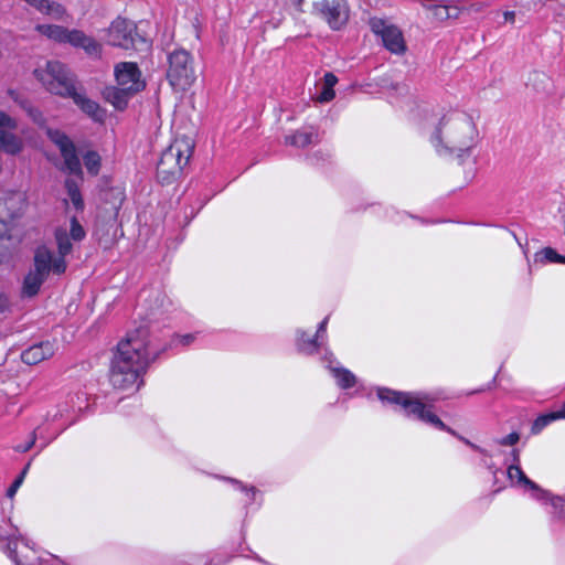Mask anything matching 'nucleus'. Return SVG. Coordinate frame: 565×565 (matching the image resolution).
I'll list each match as a JSON object with an SVG mask.
<instances>
[{
	"label": "nucleus",
	"instance_id": "f257e3e1",
	"mask_svg": "<svg viewBox=\"0 0 565 565\" xmlns=\"http://www.w3.org/2000/svg\"><path fill=\"white\" fill-rule=\"evenodd\" d=\"M154 359L145 333L119 342L110 367V383L121 391L135 392L142 385V375Z\"/></svg>",
	"mask_w": 565,
	"mask_h": 565
},
{
	"label": "nucleus",
	"instance_id": "f03ea898",
	"mask_svg": "<svg viewBox=\"0 0 565 565\" xmlns=\"http://www.w3.org/2000/svg\"><path fill=\"white\" fill-rule=\"evenodd\" d=\"M478 131L472 118L465 113H452L445 116L431 142L439 153H462L469 151L477 143Z\"/></svg>",
	"mask_w": 565,
	"mask_h": 565
},
{
	"label": "nucleus",
	"instance_id": "7ed1b4c3",
	"mask_svg": "<svg viewBox=\"0 0 565 565\" xmlns=\"http://www.w3.org/2000/svg\"><path fill=\"white\" fill-rule=\"evenodd\" d=\"M55 238L60 256L54 257L52 252L45 246H41L35 250L33 267L23 279L22 296H35L42 284L46 280L50 271L56 275H61L65 271L66 263L64 257L71 253L72 244L65 230H57L55 232Z\"/></svg>",
	"mask_w": 565,
	"mask_h": 565
},
{
	"label": "nucleus",
	"instance_id": "20e7f679",
	"mask_svg": "<svg viewBox=\"0 0 565 565\" xmlns=\"http://www.w3.org/2000/svg\"><path fill=\"white\" fill-rule=\"evenodd\" d=\"M116 84L108 85L103 90L104 99L115 109L124 110L129 100L146 88V79L135 62H118L114 65Z\"/></svg>",
	"mask_w": 565,
	"mask_h": 565
},
{
	"label": "nucleus",
	"instance_id": "39448f33",
	"mask_svg": "<svg viewBox=\"0 0 565 565\" xmlns=\"http://www.w3.org/2000/svg\"><path fill=\"white\" fill-rule=\"evenodd\" d=\"M33 75L51 94L66 98L75 88V77L68 67L60 61H45L39 64Z\"/></svg>",
	"mask_w": 565,
	"mask_h": 565
},
{
	"label": "nucleus",
	"instance_id": "423d86ee",
	"mask_svg": "<svg viewBox=\"0 0 565 565\" xmlns=\"http://www.w3.org/2000/svg\"><path fill=\"white\" fill-rule=\"evenodd\" d=\"M193 143L188 137L174 139L162 152L157 166V177L162 183H170L177 179L188 164L192 154Z\"/></svg>",
	"mask_w": 565,
	"mask_h": 565
},
{
	"label": "nucleus",
	"instance_id": "0eeeda50",
	"mask_svg": "<svg viewBox=\"0 0 565 565\" xmlns=\"http://www.w3.org/2000/svg\"><path fill=\"white\" fill-rule=\"evenodd\" d=\"M377 396L382 402L399 405L406 415H414L418 419L456 436V433L450 427L446 426L438 416L430 412V408L425 405L423 398L411 393H402L388 388H380Z\"/></svg>",
	"mask_w": 565,
	"mask_h": 565
},
{
	"label": "nucleus",
	"instance_id": "6e6552de",
	"mask_svg": "<svg viewBox=\"0 0 565 565\" xmlns=\"http://www.w3.org/2000/svg\"><path fill=\"white\" fill-rule=\"evenodd\" d=\"M166 76L170 86L175 92H185L196 79L194 60L191 54L183 50L177 49L167 56Z\"/></svg>",
	"mask_w": 565,
	"mask_h": 565
},
{
	"label": "nucleus",
	"instance_id": "1a4fd4ad",
	"mask_svg": "<svg viewBox=\"0 0 565 565\" xmlns=\"http://www.w3.org/2000/svg\"><path fill=\"white\" fill-rule=\"evenodd\" d=\"M106 43L122 50H136L139 42L146 43L137 32L134 21L117 17L105 30Z\"/></svg>",
	"mask_w": 565,
	"mask_h": 565
},
{
	"label": "nucleus",
	"instance_id": "9d476101",
	"mask_svg": "<svg viewBox=\"0 0 565 565\" xmlns=\"http://www.w3.org/2000/svg\"><path fill=\"white\" fill-rule=\"evenodd\" d=\"M312 13L324 21L330 29L338 31L344 28L350 18V8L345 0H316Z\"/></svg>",
	"mask_w": 565,
	"mask_h": 565
},
{
	"label": "nucleus",
	"instance_id": "9b49d317",
	"mask_svg": "<svg viewBox=\"0 0 565 565\" xmlns=\"http://www.w3.org/2000/svg\"><path fill=\"white\" fill-rule=\"evenodd\" d=\"M46 135L51 139L52 142H54L60 151L61 156L63 158V168L67 172L76 175L82 174V166L81 161L76 154L75 146L72 142V140L62 131L57 129H46Z\"/></svg>",
	"mask_w": 565,
	"mask_h": 565
},
{
	"label": "nucleus",
	"instance_id": "f8f14e48",
	"mask_svg": "<svg viewBox=\"0 0 565 565\" xmlns=\"http://www.w3.org/2000/svg\"><path fill=\"white\" fill-rule=\"evenodd\" d=\"M371 30L380 35L383 45L394 54H403L406 50L403 34L398 28L390 24L383 19H372L370 21Z\"/></svg>",
	"mask_w": 565,
	"mask_h": 565
},
{
	"label": "nucleus",
	"instance_id": "ddd939ff",
	"mask_svg": "<svg viewBox=\"0 0 565 565\" xmlns=\"http://www.w3.org/2000/svg\"><path fill=\"white\" fill-rule=\"evenodd\" d=\"M68 44L74 49L83 50L92 58L102 57L103 44L79 29H72Z\"/></svg>",
	"mask_w": 565,
	"mask_h": 565
},
{
	"label": "nucleus",
	"instance_id": "4468645a",
	"mask_svg": "<svg viewBox=\"0 0 565 565\" xmlns=\"http://www.w3.org/2000/svg\"><path fill=\"white\" fill-rule=\"evenodd\" d=\"M507 475L512 486L524 487L531 490L534 499L541 500L548 497V491L542 489L539 484L530 480L521 469L520 465L511 463L507 469Z\"/></svg>",
	"mask_w": 565,
	"mask_h": 565
},
{
	"label": "nucleus",
	"instance_id": "2eb2a0df",
	"mask_svg": "<svg viewBox=\"0 0 565 565\" xmlns=\"http://www.w3.org/2000/svg\"><path fill=\"white\" fill-rule=\"evenodd\" d=\"M26 196L22 192H13L8 194L0 203V212L3 218H9L12 223L21 217L26 210Z\"/></svg>",
	"mask_w": 565,
	"mask_h": 565
},
{
	"label": "nucleus",
	"instance_id": "dca6fc26",
	"mask_svg": "<svg viewBox=\"0 0 565 565\" xmlns=\"http://www.w3.org/2000/svg\"><path fill=\"white\" fill-rule=\"evenodd\" d=\"M73 102L85 113L88 117L95 121H103L105 111L100 108L98 103L87 97L83 92H78L76 87L73 89L72 95H67Z\"/></svg>",
	"mask_w": 565,
	"mask_h": 565
},
{
	"label": "nucleus",
	"instance_id": "f3484780",
	"mask_svg": "<svg viewBox=\"0 0 565 565\" xmlns=\"http://www.w3.org/2000/svg\"><path fill=\"white\" fill-rule=\"evenodd\" d=\"M54 354V347L50 342L34 344L21 354V360L28 365L38 364Z\"/></svg>",
	"mask_w": 565,
	"mask_h": 565
},
{
	"label": "nucleus",
	"instance_id": "a211bd4d",
	"mask_svg": "<svg viewBox=\"0 0 565 565\" xmlns=\"http://www.w3.org/2000/svg\"><path fill=\"white\" fill-rule=\"evenodd\" d=\"M35 31L45 36L47 40L54 41L60 44H68L72 29L58 24H36Z\"/></svg>",
	"mask_w": 565,
	"mask_h": 565
},
{
	"label": "nucleus",
	"instance_id": "6ab92c4d",
	"mask_svg": "<svg viewBox=\"0 0 565 565\" xmlns=\"http://www.w3.org/2000/svg\"><path fill=\"white\" fill-rule=\"evenodd\" d=\"M23 140L10 132L4 130V128L0 129V150L8 154H18L23 149Z\"/></svg>",
	"mask_w": 565,
	"mask_h": 565
},
{
	"label": "nucleus",
	"instance_id": "aec40b11",
	"mask_svg": "<svg viewBox=\"0 0 565 565\" xmlns=\"http://www.w3.org/2000/svg\"><path fill=\"white\" fill-rule=\"evenodd\" d=\"M337 83H338L337 76L332 73H327L323 76L321 92L316 97L317 102L328 103V102L332 100L335 96L333 87L335 86Z\"/></svg>",
	"mask_w": 565,
	"mask_h": 565
},
{
	"label": "nucleus",
	"instance_id": "412c9836",
	"mask_svg": "<svg viewBox=\"0 0 565 565\" xmlns=\"http://www.w3.org/2000/svg\"><path fill=\"white\" fill-rule=\"evenodd\" d=\"M317 134L312 130L297 131L292 136L286 137V142L296 147H307L313 143L317 139Z\"/></svg>",
	"mask_w": 565,
	"mask_h": 565
},
{
	"label": "nucleus",
	"instance_id": "4be33fe9",
	"mask_svg": "<svg viewBox=\"0 0 565 565\" xmlns=\"http://www.w3.org/2000/svg\"><path fill=\"white\" fill-rule=\"evenodd\" d=\"M332 375L335 377L338 385L342 388L352 387L356 379L352 372L343 367H330Z\"/></svg>",
	"mask_w": 565,
	"mask_h": 565
},
{
	"label": "nucleus",
	"instance_id": "5701e85b",
	"mask_svg": "<svg viewBox=\"0 0 565 565\" xmlns=\"http://www.w3.org/2000/svg\"><path fill=\"white\" fill-rule=\"evenodd\" d=\"M65 188L67 190L68 198L76 210H83L84 202L78 189V184L74 180H66Z\"/></svg>",
	"mask_w": 565,
	"mask_h": 565
},
{
	"label": "nucleus",
	"instance_id": "b1692460",
	"mask_svg": "<svg viewBox=\"0 0 565 565\" xmlns=\"http://www.w3.org/2000/svg\"><path fill=\"white\" fill-rule=\"evenodd\" d=\"M9 95L11 96L12 99L18 102L28 111L30 117L35 122H38L40 125L43 122L42 114L36 108L32 107L26 100H24L23 98H20V96L17 92L9 90Z\"/></svg>",
	"mask_w": 565,
	"mask_h": 565
},
{
	"label": "nucleus",
	"instance_id": "393cba45",
	"mask_svg": "<svg viewBox=\"0 0 565 565\" xmlns=\"http://www.w3.org/2000/svg\"><path fill=\"white\" fill-rule=\"evenodd\" d=\"M83 160H84V164H85L87 171L90 174H93V175L98 174L99 169H100V156L97 152L87 151L84 154Z\"/></svg>",
	"mask_w": 565,
	"mask_h": 565
},
{
	"label": "nucleus",
	"instance_id": "a878e982",
	"mask_svg": "<svg viewBox=\"0 0 565 565\" xmlns=\"http://www.w3.org/2000/svg\"><path fill=\"white\" fill-rule=\"evenodd\" d=\"M561 255L551 247H545L537 252L534 256L536 263H559Z\"/></svg>",
	"mask_w": 565,
	"mask_h": 565
},
{
	"label": "nucleus",
	"instance_id": "bb28decb",
	"mask_svg": "<svg viewBox=\"0 0 565 565\" xmlns=\"http://www.w3.org/2000/svg\"><path fill=\"white\" fill-rule=\"evenodd\" d=\"M298 347L302 352L315 353L318 350L317 339L307 337L305 332H300L298 337Z\"/></svg>",
	"mask_w": 565,
	"mask_h": 565
},
{
	"label": "nucleus",
	"instance_id": "cd10ccee",
	"mask_svg": "<svg viewBox=\"0 0 565 565\" xmlns=\"http://www.w3.org/2000/svg\"><path fill=\"white\" fill-rule=\"evenodd\" d=\"M542 502H548L554 509V513L562 515L565 513V497H555L548 492V497L541 499Z\"/></svg>",
	"mask_w": 565,
	"mask_h": 565
},
{
	"label": "nucleus",
	"instance_id": "c85d7f7f",
	"mask_svg": "<svg viewBox=\"0 0 565 565\" xmlns=\"http://www.w3.org/2000/svg\"><path fill=\"white\" fill-rule=\"evenodd\" d=\"M556 419H557V416H556L555 412L540 416L533 423L532 433L539 434L544 427H546L550 423H552L553 420H556Z\"/></svg>",
	"mask_w": 565,
	"mask_h": 565
},
{
	"label": "nucleus",
	"instance_id": "c756f323",
	"mask_svg": "<svg viewBox=\"0 0 565 565\" xmlns=\"http://www.w3.org/2000/svg\"><path fill=\"white\" fill-rule=\"evenodd\" d=\"M70 235L76 242L82 241L85 237V231L75 217H72L71 220Z\"/></svg>",
	"mask_w": 565,
	"mask_h": 565
},
{
	"label": "nucleus",
	"instance_id": "7c9ffc66",
	"mask_svg": "<svg viewBox=\"0 0 565 565\" xmlns=\"http://www.w3.org/2000/svg\"><path fill=\"white\" fill-rule=\"evenodd\" d=\"M30 467V463L26 465V467L22 470L21 475L17 478V480L11 484V487L8 489V497L9 498H13V495L15 494V492L18 491V489L20 488V486L22 484L23 482V479L28 472V469Z\"/></svg>",
	"mask_w": 565,
	"mask_h": 565
},
{
	"label": "nucleus",
	"instance_id": "2f4dec72",
	"mask_svg": "<svg viewBox=\"0 0 565 565\" xmlns=\"http://www.w3.org/2000/svg\"><path fill=\"white\" fill-rule=\"evenodd\" d=\"M18 127L17 120L12 117H10L4 111L0 110V129L7 128V129H15Z\"/></svg>",
	"mask_w": 565,
	"mask_h": 565
},
{
	"label": "nucleus",
	"instance_id": "473e14b6",
	"mask_svg": "<svg viewBox=\"0 0 565 565\" xmlns=\"http://www.w3.org/2000/svg\"><path fill=\"white\" fill-rule=\"evenodd\" d=\"M520 439V436L518 433H511L508 436L503 437L499 440V444L502 446H512L516 444Z\"/></svg>",
	"mask_w": 565,
	"mask_h": 565
},
{
	"label": "nucleus",
	"instance_id": "72a5a7b5",
	"mask_svg": "<svg viewBox=\"0 0 565 565\" xmlns=\"http://www.w3.org/2000/svg\"><path fill=\"white\" fill-rule=\"evenodd\" d=\"M436 15H438L439 18H449L450 17V13H449V9L445 6H436Z\"/></svg>",
	"mask_w": 565,
	"mask_h": 565
},
{
	"label": "nucleus",
	"instance_id": "f704fd0d",
	"mask_svg": "<svg viewBox=\"0 0 565 565\" xmlns=\"http://www.w3.org/2000/svg\"><path fill=\"white\" fill-rule=\"evenodd\" d=\"M9 308V298L4 294H0V312H4Z\"/></svg>",
	"mask_w": 565,
	"mask_h": 565
},
{
	"label": "nucleus",
	"instance_id": "c9c22d12",
	"mask_svg": "<svg viewBox=\"0 0 565 565\" xmlns=\"http://www.w3.org/2000/svg\"><path fill=\"white\" fill-rule=\"evenodd\" d=\"M34 443H35V434L33 433L32 436H31L30 443L24 444V446H18L17 450L25 452V451H28L34 445Z\"/></svg>",
	"mask_w": 565,
	"mask_h": 565
},
{
	"label": "nucleus",
	"instance_id": "e433bc0d",
	"mask_svg": "<svg viewBox=\"0 0 565 565\" xmlns=\"http://www.w3.org/2000/svg\"><path fill=\"white\" fill-rule=\"evenodd\" d=\"M329 321V317H326L319 324L316 337H320V334L326 332L327 324Z\"/></svg>",
	"mask_w": 565,
	"mask_h": 565
},
{
	"label": "nucleus",
	"instance_id": "4c0bfd02",
	"mask_svg": "<svg viewBox=\"0 0 565 565\" xmlns=\"http://www.w3.org/2000/svg\"><path fill=\"white\" fill-rule=\"evenodd\" d=\"M503 17H504L505 21H509V22L513 23L514 19H515V13L513 11H505L503 13Z\"/></svg>",
	"mask_w": 565,
	"mask_h": 565
},
{
	"label": "nucleus",
	"instance_id": "58836bf2",
	"mask_svg": "<svg viewBox=\"0 0 565 565\" xmlns=\"http://www.w3.org/2000/svg\"><path fill=\"white\" fill-rule=\"evenodd\" d=\"M512 458H513V463L520 465V451H519V449H513L512 450Z\"/></svg>",
	"mask_w": 565,
	"mask_h": 565
},
{
	"label": "nucleus",
	"instance_id": "ea45409f",
	"mask_svg": "<svg viewBox=\"0 0 565 565\" xmlns=\"http://www.w3.org/2000/svg\"><path fill=\"white\" fill-rule=\"evenodd\" d=\"M192 340V335L190 334L183 335L182 338L179 339L180 343L184 345L189 344Z\"/></svg>",
	"mask_w": 565,
	"mask_h": 565
},
{
	"label": "nucleus",
	"instance_id": "a19ab883",
	"mask_svg": "<svg viewBox=\"0 0 565 565\" xmlns=\"http://www.w3.org/2000/svg\"><path fill=\"white\" fill-rule=\"evenodd\" d=\"M555 414L557 416V419L565 418V404L559 411L555 412Z\"/></svg>",
	"mask_w": 565,
	"mask_h": 565
},
{
	"label": "nucleus",
	"instance_id": "79ce46f5",
	"mask_svg": "<svg viewBox=\"0 0 565 565\" xmlns=\"http://www.w3.org/2000/svg\"><path fill=\"white\" fill-rule=\"evenodd\" d=\"M239 487H241V489H242V490H246L247 494H248V493H250V494H252V497H254V495H255V493H256V489H255V488L246 489V488H245V487H243V486H239Z\"/></svg>",
	"mask_w": 565,
	"mask_h": 565
},
{
	"label": "nucleus",
	"instance_id": "37998d69",
	"mask_svg": "<svg viewBox=\"0 0 565 565\" xmlns=\"http://www.w3.org/2000/svg\"><path fill=\"white\" fill-rule=\"evenodd\" d=\"M294 6L301 9V6L303 4V0H292Z\"/></svg>",
	"mask_w": 565,
	"mask_h": 565
},
{
	"label": "nucleus",
	"instance_id": "c03bdc74",
	"mask_svg": "<svg viewBox=\"0 0 565 565\" xmlns=\"http://www.w3.org/2000/svg\"><path fill=\"white\" fill-rule=\"evenodd\" d=\"M460 439L462 441H465L467 445H469L470 447H472L473 449H478V447L476 445L471 444L469 440L465 439L463 437H460Z\"/></svg>",
	"mask_w": 565,
	"mask_h": 565
},
{
	"label": "nucleus",
	"instance_id": "a18cd8bd",
	"mask_svg": "<svg viewBox=\"0 0 565 565\" xmlns=\"http://www.w3.org/2000/svg\"><path fill=\"white\" fill-rule=\"evenodd\" d=\"M559 263L565 264V256L561 255Z\"/></svg>",
	"mask_w": 565,
	"mask_h": 565
},
{
	"label": "nucleus",
	"instance_id": "49530a36",
	"mask_svg": "<svg viewBox=\"0 0 565 565\" xmlns=\"http://www.w3.org/2000/svg\"><path fill=\"white\" fill-rule=\"evenodd\" d=\"M3 260H4V258H0V263L3 262Z\"/></svg>",
	"mask_w": 565,
	"mask_h": 565
}]
</instances>
